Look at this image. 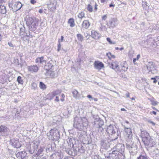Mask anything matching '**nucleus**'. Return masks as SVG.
I'll use <instances>...</instances> for the list:
<instances>
[{"instance_id":"f257e3e1","label":"nucleus","mask_w":159,"mask_h":159,"mask_svg":"<svg viewBox=\"0 0 159 159\" xmlns=\"http://www.w3.org/2000/svg\"><path fill=\"white\" fill-rule=\"evenodd\" d=\"M140 137L142 141L146 148H150L154 147L155 142L148 132L145 130H141Z\"/></svg>"},{"instance_id":"f03ea898","label":"nucleus","mask_w":159,"mask_h":159,"mask_svg":"<svg viewBox=\"0 0 159 159\" xmlns=\"http://www.w3.org/2000/svg\"><path fill=\"white\" fill-rule=\"evenodd\" d=\"M57 129H51L49 132V135L48 136L53 141H57L59 139V137L57 135Z\"/></svg>"},{"instance_id":"7ed1b4c3","label":"nucleus","mask_w":159,"mask_h":159,"mask_svg":"<svg viewBox=\"0 0 159 159\" xmlns=\"http://www.w3.org/2000/svg\"><path fill=\"white\" fill-rule=\"evenodd\" d=\"M108 66L109 67L115 70L117 72H120L121 70L118 64V62L117 61H115L111 63H109Z\"/></svg>"},{"instance_id":"20e7f679","label":"nucleus","mask_w":159,"mask_h":159,"mask_svg":"<svg viewBox=\"0 0 159 159\" xmlns=\"http://www.w3.org/2000/svg\"><path fill=\"white\" fill-rule=\"evenodd\" d=\"M26 24L27 26L31 28H36L38 25V23L36 20L32 18H30L26 21Z\"/></svg>"},{"instance_id":"39448f33","label":"nucleus","mask_w":159,"mask_h":159,"mask_svg":"<svg viewBox=\"0 0 159 159\" xmlns=\"http://www.w3.org/2000/svg\"><path fill=\"white\" fill-rule=\"evenodd\" d=\"M22 4L20 2H16L12 7V9L14 11H16L20 10L22 7Z\"/></svg>"},{"instance_id":"423d86ee","label":"nucleus","mask_w":159,"mask_h":159,"mask_svg":"<svg viewBox=\"0 0 159 159\" xmlns=\"http://www.w3.org/2000/svg\"><path fill=\"white\" fill-rule=\"evenodd\" d=\"M11 145L14 148H18L21 146V144L18 139H13L11 140Z\"/></svg>"},{"instance_id":"0eeeda50","label":"nucleus","mask_w":159,"mask_h":159,"mask_svg":"<svg viewBox=\"0 0 159 159\" xmlns=\"http://www.w3.org/2000/svg\"><path fill=\"white\" fill-rule=\"evenodd\" d=\"M93 65L95 68L99 70H100L102 68H104V64L99 61H95L94 62Z\"/></svg>"},{"instance_id":"6e6552de","label":"nucleus","mask_w":159,"mask_h":159,"mask_svg":"<svg viewBox=\"0 0 159 159\" xmlns=\"http://www.w3.org/2000/svg\"><path fill=\"white\" fill-rule=\"evenodd\" d=\"M9 130V129L6 126L0 125V136L3 135L4 134L7 133Z\"/></svg>"},{"instance_id":"1a4fd4ad","label":"nucleus","mask_w":159,"mask_h":159,"mask_svg":"<svg viewBox=\"0 0 159 159\" xmlns=\"http://www.w3.org/2000/svg\"><path fill=\"white\" fill-rule=\"evenodd\" d=\"M91 36L92 38L97 39L100 37V34L98 31L93 30L91 31Z\"/></svg>"},{"instance_id":"9d476101","label":"nucleus","mask_w":159,"mask_h":159,"mask_svg":"<svg viewBox=\"0 0 159 159\" xmlns=\"http://www.w3.org/2000/svg\"><path fill=\"white\" fill-rule=\"evenodd\" d=\"M46 70H47L46 73L47 76L51 78L54 77L55 73L53 69H47L46 68Z\"/></svg>"},{"instance_id":"9b49d317","label":"nucleus","mask_w":159,"mask_h":159,"mask_svg":"<svg viewBox=\"0 0 159 159\" xmlns=\"http://www.w3.org/2000/svg\"><path fill=\"white\" fill-rule=\"evenodd\" d=\"M29 71L33 73L36 72L39 70V67L36 65L29 66L27 67Z\"/></svg>"},{"instance_id":"f8f14e48","label":"nucleus","mask_w":159,"mask_h":159,"mask_svg":"<svg viewBox=\"0 0 159 159\" xmlns=\"http://www.w3.org/2000/svg\"><path fill=\"white\" fill-rule=\"evenodd\" d=\"M120 67L121 71L122 70L124 71H126L128 68V65L127 62L125 61H123L121 63Z\"/></svg>"},{"instance_id":"ddd939ff","label":"nucleus","mask_w":159,"mask_h":159,"mask_svg":"<svg viewBox=\"0 0 159 159\" xmlns=\"http://www.w3.org/2000/svg\"><path fill=\"white\" fill-rule=\"evenodd\" d=\"M90 25V23L89 20H84L82 24V27L85 29H88Z\"/></svg>"},{"instance_id":"4468645a","label":"nucleus","mask_w":159,"mask_h":159,"mask_svg":"<svg viewBox=\"0 0 159 159\" xmlns=\"http://www.w3.org/2000/svg\"><path fill=\"white\" fill-rule=\"evenodd\" d=\"M125 130L126 137L128 139H131L132 137V134L131 129L129 128H126Z\"/></svg>"},{"instance_id":"2eb2a0df","label":"nucleus","mask_w":159,"mask_h":159,"mask_svg":"<svg viewBox=\"0 0 159 159\" xmlns=\"http://www.w3.org/2000/svg\"><path fill=\"white\" fill-rule=\"evenodd\" d=\"M35 61L36 63L40 64H43V63H46V60H44L43 56L37 58Z\"/></svg>"},{"instance_id":"dca6fc26","label":"nucleus","mask_w":159,"mask_h":159,"mask_svg":"<svg viewBox=\"0 0 159 159\" xmlns=\"http://www.w3.org/2000/svg\"><path fill=\"white\" fill-rule=\"evenodd\" d=\"M26 155L27 153L25 151L19 152L17 154V155L18 156V157L22 159L26 157Z\"/></svg>"},{"instance_id":"f3484780","label":"nucleus","mask_w":159,"mask_h":159,"mask_svg":"<svg viewBox=\"0 0 159 159\" xmlns=\"http://www.w3.org/2000/svg\"><path fill=\"white\" fill-rule=\"evenodd\" d=\"M106 131L108 134H112L114 133L115 132L114 131L113 126L111 125H109L107 127Z\"/></svg>"},{"instance_id":"a211bd4d","label":"nucleus","mask_w":159,"mask_h":159,"mask_svg":"<svg viewBox=\"0 0 159 159\" xmlns=\"http://www.w3.org/2000/svg\"><path fill=\"white\" fill-rule=\"evenodd\" d=\"M68 23L69 24L70 27H74L75 25L74 19L72 18H70L68 20Z\"/></svg>"},{"instance_id":"6ab92c4d","label":"nucleus","mask_w":159,"mask_h":159,"mask_svg":"<svg viewBox=\"0 0 159 159\" xmlns=\"http://www.w3.org/2000/svg\"><path fill=\"white\" fill-rule=\"evenodd\" d=\"M6 13V7L4 5H0V14H4Z\"/></svg>"},{"instance_id":"aec40b11","label":"nucleus","mask_w":159,"mask_h":159,"mask_svg":"<svg viewBox=\"0 0 159 159\" xmlns=\"http://www.w3.org/2000/svg\"><path fill=\"white\" fill-rule=\"evenodd\" d=\"M106 56L107 57L108 59L111 60L112 59H114L116 58V56L112 54L110 52H108L106 54Z\"/></svg>"},{"instance_id":"412c9836","label":"nucleus","mask_w":159,"mask_h":159,"mask_svg":"<svg viewBox=\"0 0 159 159\" xmlns=\"http://www.w3.org/2000/svg\"><path fill=\"white\" fill-rule=\"evenodd\" d=\"M39 87L41 89L43 90L46 89L47 88L46 85L42 82H39Z\"/></svg>"},{"instance_id":"4be33fe9","label":"nucleus","mask_w":159,"mask_h":159,"mask_svg":"<svg viewBox=\"0 0 159 159\" xmlns=\"http://www.w3.org/2000/svg\"><path fill=\"white\" fill-rule=\"evenodd\" d=\"M72 93L73 94V97L74 98H77L79 95L78 91L76 89H74L72 91Z\"/></svg>"},{"instance_id":"5701e85b","label":"nucleus","mask_w":159,"mask_h":159,"mask_svg":"<svg viewBox=\"0 0 159 159\" xmlns=\"http://www.w3.org/2000/svg\"><path fill=\"white\" fill-rule=\"evenodd\" d=\"M61 93V91L59 90H57L52 92L51 93H52L53 97H54L55 96L60 94Z\"/></svg>"},{"instance_id":"b1692460","label":"nucleus","mask_w":159,"mask_h":159,"mask_svg":"<svg viewBox=\"0 0 159 159\" xmlns=\"http://www.w3.org/2000/svg\"><path fill=\"white\" fill-rule=\"evenodd\" d=\"M77 37L78 39L80 41L82 42L84 40V37L81 34H77Z\"/></svg>"},{"instance_id":"393cba45","label":"nucleus","mask_w":159,"mask_h":159,"mask_svg":"<svg viewBox=\"0 0 159 159\" xmlns=\"http://www.w3.org/2000/svg\"><path fill=\"white\" fill-rule=\"evenodd\" d=\"M86 8L87 10L90 12H91L93 11V6L90 4L87 5Z\"/></svg>"},{"instance_id":"a878e982","label":"nucleus","mask_w":159,"mask_h":159,"mask_svg":"<svg viewBox=\"0 0 159 159\" xmlns=\"http://www.w3.org/2000/svg\"><path fill=\"white\" fill-rule=\"evenodd\" d=\"M85 13L84 12L81 11L78 15V17L79 18L82 19L84 17Z\"/></svg>"},{"instance_id":"bb28decb","label":"nucleus","mask_w":159,"mask_h":159,"mask_svg":"<svg viewBox=\"0 0 159 159\" xmlns=\"http://www.w3.org/2000/svg\"><path fill=\"white\" fill-rule=\"evenodd\" d=\"M47 98L46 99V100L47 99L51 100L54 98L51 93L48 94L47 95Z\"/></svg>"},{"instance_id":"cd10ccee","label":"nucleus","mask_w":159,"mask_h":159,"mask_svg":"<svg viewBox=\"0 0 159 159\" xmlns=\"http://www.w3.org/2000/svg\"><path fill=\"white\" fill-rule=\"evenodd\" d=\"M17 80L19 84H23V81L21 77L20 76H19L17 77Z\"/></svg>"},{"instance_id":"c85d7f7f","label":"nucleus","mask_w":159,"mask_h":159,"mask_svg":"<svg viewBox=\"0 0 159 159\" xmlns=\"http://www.w3.org/2000/svg\"><path fill=\"white\" fill-rule=\"evenodd\" d=\"M98 125L99 126V127H101L103 125H104V122L103 120H98Z\"/></svg>"},{"instance_id":"c756f323","label":"nucleus","mask_w":159,"mask_h":159,"mask_svg":"<svg viewBox=\"0 0 159 159\" xmlns=\"http://www.w3.org/2000/svg\"><path fill=\"white\" fill-rule=\"evenodd\" d=\"M140 57V56L139 54H138L137 55L136 58H135L133 59V62L135 63L136 60H138Z\"/></svg>"},{"instance_id":"7c9ffc66","label":"nucleus","mask_w":159,"mask_h":159,"mask_svg":"<svg viewBox=\"0 0 159 159\" xmlns=\"http://www.w3.org/2000/svg\"><path fill=\"white\" fill-rule=\"evenodd\" d=\"M137 159H148L147 157L143 156L140 155L139 157H138Z\"/></svg>"},{"instance_id":"2f4dec72","label":"nucleus","mask_w":159,"mask_h":159,"mask_svg":"<svg viewBox=\"0 0 159 159\" xmlns=\"http://www.w3.org/2000/svg\"><path fill=\"white\" fill-rule=\"evenodd\" d=\"M48 66V67L47 69H52V67H53V66L52 65V64L51 63H48L46 66Z\"/></svg>"},{"instance_id":"473e14b6","label":"nucleus","mask_w":159,"mask_h":159,"mask_svg":"<svg viewBox=\"0 0 159 159\" xmlns=\"http://www.w3.org/2000/svg\"><path fill=\"white\" fill-rule=\"evenodd\" d=\"M151 104L153 106H155L158 104V102L155 101H152Z\"/></svg>"},{"instance_id":"72a5a7b5","label":"nucleus","mask_w":159,"mask_h":159,"mask_svg":"<svg viewBox=\"0 0 159 159\" xmlns=\"http://www.w3.org/2000/svg\"><path fill=\"white\" fill-rule=\"evenodd\" d=\"M107 41L110 44H115V42H112L110 39L109 38H107Z\"/></svg>"},{"instance_id":"f704fd0d","label":"nucleus","mask_w":159,"mask_h":159,"mask_svg":"<svg viewBox=\"0 0 159 159\" xmlns=\"http://www.w3.org/2000/svg\"><path fill=\"white\" fill-rule=\"evenodd\" d=\"M65 95L63 93H62L61 94V100L63 102L65 100Z\"/></svg>"},{"instance_id":"c9c22d12","label":"nucleus","mask_w":159,"mask_h":159,"mask_svg":"<svg viewBox=\"0 0 159 159\" xmlns=\"http://www.w3.org/2000/svg\"><path fill=\"white\" fill-rule=\"evenodd\" d=\"M61 43H58V44H57V51L58 52H59L60 51V50L61 48Z\"/></svg>"},{"instance_id":"e433bc0d","label":"nucleus","mask_w":159,"mask_h":159,"mask_svg":"<svg viewBox=\"0 0 159 159\" xmlns=\"http://www.w3.org/2000/svg\"><path fill=\"white\" fill-rule=\"evenodd\" d=\"M64 37L63 36H61V39H59L58 40V42L59 43H60L63 41Z\"/></svg>"},{"instance_id":"4c0bfd02","label":"nucleus","mask_w":159,"mask_h":159,"mask_svg":"<svg viewBox=\"0 0 159 159\" xmlns=\"http://www.w3.org/2000/svg\"><path fill=\"white\" fill-rule=\"evenodd\" d=\"M31 86L32 87H33V89H35V88L37 87V84H36V83H34H34H33L32 84H31Z\"/></svg>"},{"instance_id":"58836bf2","label":"nucleus","mask_w":159,"mask_h":159,"mask_svg":"<svg viewBox=\"0 0 159 159\" xmlns=\"http://www.w3.org/2000/svg\"><path fill=\"white\" fill-rule=\"evenodd\" d=\"M151 80H153V83H156L157 82V81L156 80V78L152 77L151 78Z\"/></svg>"},{"instance_id":"ea45409f","label":"nucleus","mask_w":159,"mask_h":159,"mask_svg":"<svg viewBox=\"0 0 159 159\" xmlns=\"http://www.w3.org/2000/svg\"><path fill=\"white\" fill-rule=\"evenodd\" d=\"M30 2L31 4H34L36 2V0H30Z\"/></svg>"},{"instance_id":"a19ab883","label":"nucleus","mask_w":159,"mask_h":159,"mask_svg":"<svg viewBox=\"0 0 159 159\" xmlns=\"http://www.w3.org/2000/svg\"><path fill=\"white\" fill-rule=\"evenodd\" d=\"M107 15H105L103 16L102 17V20H106L107 19Z\"/></svg>"},{"instance_id":"79ce46f5","label":"nucleus","mask_w":159,"mask_h":159,"mask_svg":"<svg viewBox=\"0 0 159 159\" xmlns=\"http://www.w3.org/2000/svg\"><path fill=\"white\" fill-rule=\"evenodd\" d=\"M150 113L151 115L153 114L154 115H157V112L154 111L150 112Z\"/></svg>"},{"instance_id":"37998d69","label":"nucleus","mask_w":159,"mask_h":159,"mask_svg":"<svg viewBox=\"0 0 159 159\" xmlns=\"http://www.w3.org/2000/svg\"><path fill=\"white\" fill-rule=\"evenodd\" d=\"M98 6V4L96 3L95 4V5L94 6V10H95V11H96L97 10Z\"/></svg>"},{"instance_id":"c03bdc74","label":"nucleus","mask_w":159,"mask_h":159,"mask_svg":"<svg viewBox=\"0 0 159 159\" xmlns=\"http://www.w3.org/2000/svg\"><path fill=\"white\" fill-rule=\"evenodd\" d=\"M148 122L149 123L151 124L153 126H155V123L152 121H151V120H149L148 121Z\"/></svg>"},{"instance_id":"a18cd8bd","label":"nucleus","mask_w":159,"mask_h":159,"mask_svg":"<svg viewBox=\"0 0 159 159\" xmlns=\"http://www.w3.org/2000/svg\"><path fill=\"white\" fill-rule=\"evenodd\" d=\"M8 45L11 47H13V45L11 42H8Z\"/></svg>"},{"instance_id":"49530a36","label":"nucleus","mask_w":159,"mask_h":159,"mask_svg":"<svg viewBox=\"0 0 159 159\" xmlns=\"http://www.w3.org/2000/svg\"><path fill=\"white\" fill-rule=\"evenodd\" d=\"M55 101L57 102H58L59 101V98L58 96H56Z\"/></svg>"},{"instance_id":"de8ad7c7","label":"nucleus","mask_w":159,"mask_h":159,"mask_svg":"<svg viewBox=\"0 0 159 159\" xmlns=\"http://www.w3.org/2000/svg\"><path fill=\"white\" fill-rule=\"evenodd\" d=\"M126 95L127 98H129L130 97V94L129 92L127 93Z\"/></svg>"},{"instance_id":"09e8293b","label":"nucleus","mask_w":159,"mask_h":159,"mask_svg":"<svg viewBox=\"0 0 159 159\" xmlns=\"http://www.w3.org/2000/svg\"><path fill=\"white\" fill-rule=\"evenodd\" d=\"M107 0H101L100 2L102 3H104L107 2Z\"/></svg>"},{"instance_id":"8fccbe9b","label":"nucleus","mask_w":159,"mask_h":159,"mask_svg":"<svg viewBox=\"0 0 159 159\" xmlns=\"http://www.w3.org/2000/svg\"><path fill=\"white\" fill-rule=\"evenodd\" d=\"M3 2H4V0H0V5H2Z\"/></svg>"},{"instance_id":"3c124183","label":"nucleus","mask_w":159,"mask_h":159,"mask_svg":"<svg viewBox=\"0 0 159 159\" xmlns=\"http://www.w3.org/2000/svg\"><path fill=\"white\" fill-rule=\"evenodd\" d=\"M87 97L88 98H92V96L91 95H88L87 96Z\"/></svg>"},{"instance_id":"603ef678","label":"nucleus","mask_w":159,"mask_h":159,"mask_svg":"<svg viewBox=\"0 0 159 159\" xmlns=\"http://www.w3.org/2000/svg\"><path fill=\"white\" fill-rule=\"evenodd\" d=\"M43 11L42 9H40L39 10V12L40 13H41L43 12Z\"/></svg>"},{"instance_id":"864d4df0","label":"nucleus","mask_w":159,"mask_h":159,"mask_svg":"<svg viewBox=\"0 0 159 159\" xmlns=\"http://www.w3.org/2000/svg\"><path fill=\"white\" fill-rule=\"evenodd\" d=\"M152 108L154 109V110H156V111H159L155 107H152Z\"/></svg>"},{"instance_id":"5fc2aeb1","label":"nucleus","mask_w":159,"mask_h":159,"mask_svg":"<svg viewBox=\"0 0 159 159\" xmlns=\"http://www.w3.org/2000/svg\"><path fill=\"white\" fill-rule=\"evenodd\" d=\"M2 36L1 34H0V42L2 41Z\"/></svg>"},{"instance_id":"6e6d98bb","label":"nucleus","mask_w":159,"mask_h":159,"mask_svg":"<svg viewBox=\"0 0 159 159\" xmlns=\"http://www.w3.org/2000/svg\"><path fill=\"white\" fill-rule=\"evenodd\" d=\"M115 5H113V4H110L109 5V7H115Z\"/></svg>"},{"instance_id":"4d7b16f0","label":"nucleus","mask_w":159,"mask_h":159,"mask_svg":"<svg viewBox=\"0 0 159 159\" xmlns=\"http://www.w3.org/2000/svg\"><path fill=\"white\" fill-rule=\"evenodd\" d=\"M65 159H73V158L71 157H69Z\"/></svg>"},{"instance_id":"13d9d810","label":"nucleus","mask_w":159,"mask_h":159,"mask_svg":"<svg viewBox=\"0 0 159 159\" xmlns=\"http://www.w3.org/2000/svg\"><path fill=\"white\" fill-rule=\"evenodd\" d=\"M120 110L122 111H126V110L125 108H121Z\"/></svg>"},{"instance_id":"bf43d9fd","label":"nucleus","mask_w":159,"mask_h":159,"mask_svg":"<svg viewBox=\"0 0 159 159\" xmlns=\"http://www.w3.org/2000/svg\"><path fill=\"white\" fill-rule=\"evenodd\" d=\"M124 49V48L122 47L119 48V50H122Z\"/></svg>"},{"instance_id":"052dcab7","label":"nucleus","mask_w":159,"mask_h":159,"mask_svg":"<svg viewBox=\"0 0 159 159\" xmlns=\"http://www.w3.org/2000/svg\"><path fill=\"white\" fill-rule=\"evenodd\" d=\"M93 100L95 101H98V99H97V98H94L93 99Z\"/></svg>"},{"instance_id":"680f3d73","label":"nucleus","mask_w":159,"mask_h":159,"mask_svg":"<svg viewBox=\"0 0 159 159\" xmlns=\"http://www.w3.org/2000/svg\"><path fill=\"white\" fill-rule=\"evenodd\" d=\"M155 78H157L158 79H159V76H156Z\"/></svg>"},{"instance_id":"e2e57ef3","label":"nucleus","mask_w":159,"mask_h":159,"mask_svg":"<svg viewBox=\"0 0 159 159\" xmlns=\"http://www.w3.org/2000/svg\"><path fill=\"white\" fill-rule=\"evenodd\" d=\"M131 100H135V98H134L133 97V98H131Z\"/></svg>"},{"instance_id":"0e129e2a","label":"nucleus","mask_w":159,"mask_h":159,"mask_svg":"<svg viewBox=\"0 0 159 159\" xmlns=\"http://www.w3.org/2000/svg\"><path fill=\"white\" fill-rule=\"evenodd\" d=\"M115 49L116 50H118V49H119V48L118 47H116L115 48Z\"/></svg>"},{"instance_id":"69168bd1","label":"nucleus","mask_w":159,"mask_h":159,"mask_svg":"<svg viewBox=\"0 0 159 159\" xmlns=\"http://www.w3.org/2000/svg\"><path fill=\"white\" fill-rule=\"evenodd\" d=\"M158 85H159V82H158Z\"/></svg>"}]
</instances>
